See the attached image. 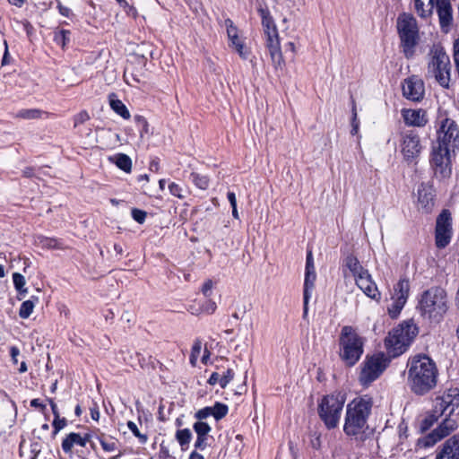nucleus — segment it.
Returning a JSON list of instances; mask_svg holds the SVG:
<instances>
[{
    "mask_svg": "<svg viewBox=\"0 0 459 459\" xmlns=\"http://www.w3.org/2000/svg\"><path fill=\"white\" fill-rule=\"evenodd\" d=\"M417 308L423 317L439 322L448 308L446 292L440 287H432L423 291Z\"/></svg>",
    "mask_w": 459,
    "mask_h": 459,
    "instance_id": "20e7f679",
    "label": "nucleus"
},
{
    "mask_svg": "<svg viewBox=\"0 0 459 459\" xmlns=\"http://www.w3.org/2000/svg\"><path fill=\"white\" fill-rule=\"evenodd\" d=\"M35 307V301L32 299L25 300L22 303L20 310H19V316L22 319H26L30 317V316L33 312V308Z\"/></svg>",
    "mask_w": 459,
    "mask_h": 459,
    "instance_id": "ea45409f",
    "label": "nucleus"
},
{
    "mask_svg": "<svg viewBox=\"0 0 459 459\" xmlns=\"http://www.w3.org/2000/svg\"><path fill=\"white\" fill-rule=\"evenodd\" d=\"M234 371L231 368H228L227 371L221 377L220 385L221 388H225L227 385L233 379Z\"/></svg>",
    "mask_w": 459,
    "mask_h": 459,
    "instance_id": "603ef678",
    "label": "nucleus"
},
{
    "mask_svg": "<svg viewBox=\"0 0 459 459\" xmlns=\"http://www.w3.org/2000/svg\"><path fill=\"white\" fill-rule=\"evenodd\" d=\"M89 119H90V116H89L88 112L85 110H82L75 116V118H74L75 126H77L79 124H83L84 122H86Z\"/></svg>",
    "mask_w": 459,
    "mask_h": 459,
    "instance_id": "052dcab7",
    "label": "nucleus"
},
{
    "mask_svg": "<svg viewBox=\"0 0 459 459\" xmlns=\"http://www.w3.org/2000/svg\"><path fill=\"white\" fill-rule=\"evenodd\" d=\"M440 27H448L453 21L452 6L449 0H436Z\"/></svg>",
    "mask_w": 459,
    "mask_h": 459,
    "instance_id": "a211bd4d",
    "label": "nucleus"
},
{
    "mask_svg": "<svg viewBox=\"0 0 459 459\" xmlns=\"http://www.w3.org/2000/svg\"><path fill=\"white\" fill-rule=\"evenodd\" d=\"M13 281L19 295L24 296L27 293V288L24 287L26 284L24 276L20 273H14L13 274Z\"/></svg>",
    "mask_w": 459,
    "mask_h": 459,
    "instance_id": "c9c22d12",
    "label": "nucleus"
},
{
    "mask_svg": "<svg viewBox=\"0 0 459 459\" xmlns=\"http://www.w3.org/2000/svg\"><path fill=\"white\" fill-rule=\"evenodd\" d=\"M418 28L416 19L410 13H403L400 14L397 18V30L404 31V30H412Z\"/></svg>",
    "mask_w": 459,
    "mask_h": 459,
    "instance_id": "412c9836",
    "label": "nucleus"
},
{
    "mask_svg": "<svg viewBox=\"0 0 459 459\" xmlns=\"http://www.w3.org/2000/svg\"><path fill=\"white\" fill-rule=\"evenodd\" d=\"M343 262L344 265L350 270L354 278L367 270L353 255H347Z\"/></svg>",
    "mask_w": 459,
    "mask_h": 459,
    "instance_id": "bb28decb",
    "label": "nucleus"
},
{
    "mask_svg": "<svg viewBox=\"0 0 459 459\" xmlns=\"http://www.w3.org/2000/svg\"><path fill=\"white\" fill-rule=\"evenodd\" d=\"M134 119V122L136 123L137 126L140 129V135H141V137H143V134L148 133L149 124H148L146 118L141 115H135Z\"/></svg>",
    "mask_w": 459,
    "mask_h": 459,
    "instance_id": "a18cd8bd",
    "label": "nucleus"
},
{
    "mask_svg": "<svg viewBox=\"0 0 459 459\" xmlns=\"http://www.w3.org/2000/svg\"><path fill=\"white\" fill-rule=\"evenodd\" d=\"M441 414L446 413L451 415L455 408L459 406V390L457 388H451L447 393L444 394L439 403Z\"/></svg>",
    "mask_w": 459,
    "mask_h": 459,
    "instance_id": "dca6fc26",
    "label": "nucleus"
},
{
    "mask_svg": "<svg viewBox=\"0 0 459 459\" xmlns=\"http://www.w3.org/2000/svg\"><path fill=\"white\" fill-rule=\"evenodd\" d=\"M316 279V272H305L304 289H303V316L307 315L308 302L311 298L312 291L315 288Z\"/></svg>",
    "mask_w": 459,
    "mask_h": 459,
    "instance_id": "6ab92c4d",
    "label": "nucleus"
},
{
    "mask_svg": "<svg viewBox=\"0 0 459 459\" xmlns=\"http://www.w3.org/2000/svg\"><path fill=\"white\" fill-rule=\"evenodd\" d=\"M437 421V417L435 415H428L426 416L420 422V430L421 433L428 431Z\"/></svg>",
    "mask_w": 459,
    "mask_h": 459,
    "instance_id": "de8ad7c7",
    "label": "nucleus"
},
{
    "mask_svg": "<svg viewBox=\"0 0 459 459\" xmlns=\"http://www.w3.org/2000/svg\"><path fill=\"white\" fill-rule=\"evenodd\" d=\"M429 55L428 74L433 76L441 87L449 89L451 63L448 55L440 44H434L430 48Z\"/></svg>",
    "mask_w": 459,
    "mask_h": 459,
    "instance_id": "0eeeda50",
    "label": "nucleus"
},
{
    "mask_svg": "<svg viewBox=\"0 0 459 459\" xmlns=\"http://www.w3.org/2000/svg\"><path fill=\"white\" fill-rule=\"evenodd\" d=\"M236 44L233 46L236 51L238 53L241 58L247 59L248 56V52L244 50V43L243 41L235 42Z\"/></svg>",
    "mask_w": 459,
    "mask_h": 459,
    "instance_id": "bf43d9fd",
    "label": "nucleus"
},
{
    "mask_svg": "<svg viewBox=\"0 0 459 459\" xmlns=\"http://www.w3.org/2000/svg\"><path fill=\"white\" fill-rule=\"evenodd\" d=\"M394 301L392 305L388 307V314L392 318H395L399 316L402 309L403 308L406 303L400 301L396 299H393Z\"/></svg>",
    "mask_w": 459,
    "mask_h": 459,
    "instance_id": "37998d69",
    "label": "nucleus"
},
{
    "mask_svg": "<svg viewBox=\"0 0 459 459\" xmlns=\"http://www.w3.org/2000/svg\"><path fill=\"white\" fill-rule=\"evenodd\" d=\"M316 272L315 270V264H314V258L312 250L308 249L307 251V257H306V269L305 272Z\"/></svg>",
    "mask_w": 459,
    "mask_h": 459,
    "instance_id": "5fc2aeb1",
    "label": "nucleus"
},
{
    "mask_svg": "<svg viewBox=\"0 0 459 459\" xmlns=\"http://www.w3.org/2000/svg\"><path fill=\"white\" fill-rule=\"evenodd\" d=\"M131 214H132L133 219L140 224H143L145 221V219L147 216L146 212L137 209V208L132 209Z\"/></svg>",
    "mask_w": 459,
    "mask_h": 459,
    "instance_id": "3c124183",
    "label": "nucleus"
},
{
    "mask_svg": "<svg viewBox=\"0 0 459 459\" xmlns=\"http://www.w3.org/2000/svg\"><path fill=\"white\" fill-rule=\"evenodd\" d=\"M410 282L408 279H400V281L394 285V295L392 299H396L400 301L406 303L409 297Z\"/></svg>",
    "mask_w": 459,
    "mask_h": 459,
    "instance_id": "4be33fe9",
    "label": "nucleus"
},
{
    "mask_svg": "<svg viewBox=\"0 0 459 459\" xmlns=\"http://www.w3.org/2000/svg\"><path fill=\"white\" fill-rule=\"evenodd\" d=\"M345 401V395L341 393L324 395L319 401L318 416L326 429H332L338 426Z\"/></svg>",
    "mask_w": 459,
    "mask_h": 459,
    "instance_id": "6e6552de",
    "label": "nucleus"
},
{
    "mask_svg": "<svg viewBox=\"0 0 459 459\" xmlns=\"http://www.w3.org/2000/svg\"><path fill=\"white\" fill-rule=\"evenodd\" d=\"M403 117L404 123L408 126L422 127L428 123L427 113L420 109H403Z\"/></svg>",
    "mask_w": 459,
    "mask_h": 459,
    "instance_id": "f3484780",
    "label": "nucleus"
},
{
    "mask_svg": "<svg viewBox=\"0 0 459 459\" xmlns=\"http://www.w3.org/2000/svg\"><path fill=\"white\" fill-rule=\"evenodd\" d=\"M41 444L39 441L31 442L30 446V458L29 459H37L38 455L41 452Z\"/></svg>",
    "mask_w": 459,
    "mask_h": 459,
    "instance_id": "864d4df0",
    "label": "nucleus"
},
{
    "mask_svg": "<svg viewBox=\"0 0 459 459\" xmlns=\"http://www.w3.org/2000/svg\"><path fill=\"white\" fill-rule=\"evenodd\" d=\"M57 9L61 15L69 18L73 13L72 10L65 5L62 4L60 1H57Z\"/></svg>",
    "mask_w": 459,
    "mask_h": 459,
    "instance_id": "680f3d73",
    "label": "nucleus"
},
{
    "mask_svg": "<svg viewBox=\"0 0 459 459\" xmlns=\"http://www.w3.org/2000/svg\"><path fill=\"white\" fill-rule=\"evenodd\" d=\"M339 346L340 358L347 367H353L364 352V340L351 325L342 328Z\"/></svg>",
    "mask_w": 459,
    "mask_h": 459,
    "instance_id": "39448f33",
    "label": "nucleus"
},
{
    "mask_svg": "<svg viewBox=\"0 0 459 459\" xmlns=\"http://www.w3.org/2000/svg\"><path fill=\"white\" fill-rule=\"evenodd\" d=\"M224 23L227 30L228 38L230 41V46L233 47L236 44L235 42L241 41L238 35V28L234 25V22L230 18L226 19Z\"/></svg>",
    "mask_w": 459,
    "mask_h": 459,
    "instance_id": "473e14b6",
    "label": "nucleus"
},
{
    "mask_svg": "<svg viewBox=\"0 0 459 459\" xmlns=\"http://www.w3.org/2000/svg\"><path fill=\"white\" fill-rule=\"evenodd\" d=\"M452 238V217L448 210H443L437 216L435 230V243L442 249L449 245Z\"/></svg>",
    "mask_w": 459,
    "mask_h": 459,
    "instance_id": "9b49d317",
    "label": "nucleus"
},
{
    "mask_svg": "<svg viewBox=\"0 0 459 459\" xmlns=\"http://www.w3.org/2000/svg\"><path fill=\"white\" fill-rule=\"evenodd\" d=\"M67 425V420L65 418H60V415L57 418H54L52 422L53 426V435H56L61 429H63Z\"/></svg>",
    "mask_w": 459,
    "mask_h": 459,
    "instance_id": "09e8293b",
    "label": "nucleus"
},
{
    "mask_svg": "<svg viewBox=\"0 0 459 459\" xmlns=\"http://www.w3.org/2000/svg\"><path fill=\"white\" fill-rule=\"evenodd\" d=\"M433 188L431 186L422 183L418 187V200L423 208L429 209L433 205Z\"/></svg>",
    "mask_w": 459,
    "mask_h": 459,
    "instance_id": "aec40b11",
    "label": "nucleus"
},
{
    "mask_svg": "<svg viewBox=\"0 0 459 459\" xmlns=\"http://www.w3.org/2000/svg\"><path fill=\"white\" fill-rule=\"evenodd\" d=\"M424 83L416 76H411L404 80L403 84V96L412 101H420L424 97Z\"/></svg>",
    "mask_w": 459,
    "mask_h": 459,
    "instance_id": "f8f14e48",
    "label": "nucleus"
},
{
    "mask_svg": "<svg viewBox=\"0 0 459 459\" xmlns=\"http://www.w3.org/2000/svg\"><path fill=\"white\" fill-rule=\"evenodd\" d=\"M212 280H207L202 287V292L205 297H210L212 293Z\"/></svg>",
    "mask_w": 459,
    "mask_h": 459,
    "instance_id": "e2e57ef3",
    "label": "nucleus"
},
{
    "mask_svg": "<svg viewBox=\"0 0 459 459\" xmlns=\"http://www.w3.org/2000/svg\"><path fill=\"white\" fill-rule=\"evenodd\" d=\"M267 48L270 52L271 59L274 67H281L284 65V60L280 43H275L274 45L271 44V46H267Z\"/></svg>",
    "mask_w": 459,
    "mask_h": 459,
    "instance_id": "c756f323",
    "label": "nucleus"
},
{
    "mask_svg": "<svg viewBox=\"0 0 459 459\" xmlns=\"http://www.w3.org/2000/svg\"><path fill=\"white\" fill-rule=\"evenodd\" d=\"M74 445L84 447L85 440L82 439V437L79 433L72 432L63 440L62 449L65 454H71Z\"/></svg>",
    "mask_w": 459,
    "mask_h": 459,
    "instance_id": "5701e85b",
    "label": "nucleus"
},
{
    "mask_svg": "<svg viewBox=\"0 0 459 459\" xmlns=\"http://www.w3.org/2000/svg\"><path fill=\"white\" fill-rule=\"evenodd\" d=\"M220 379H221V377H220L219 373H217V372H213V373L210 376V377H209V379H208V381H207V382H208V384H209V385H216L217 383H219V384H220Z\"/></svg>",
    "mask_w": 459,
    "mask_h": 459,
    "instance_id": "69168bd1",
    "label": "nucleus"
},
{
    "mask_svg": "<svg viewBox=\"0 0 459 459\" xmlns=\"http://www.w3.org/2000/svg\"><path fill=\"white\" fill-rule=\"evenodd\" d=\"M398 34L401 40L402 51L404 56L407 59L412 58L415 54V47L418 45L420 40L419 29L410 31H400Z\"/></svg>",
    "mask_w": 459,
    "mask_h": 459,
    "instance_id": "ddd939ff",
    "label": "nucleus"
},
{
    "mask_svg": "<svg viewBox=\"0 0 459 459\" xmlns=\"http://www.w3.org/2000/svg\"><path fill=\"white\" fill-rule=\"evenodd\" d=\"M207 439H208V437H201V436H196V440L195 442V451L197 449L199 450H204L206 447H207Z\"/></svg>",
    "mask_w": 459,
    "mask_h": 459,
    "instance_id": "4d7b16f0",
    "label": "nucleus"
},
{
    "mask_svg": "<svg viewBox=\"0 0 459 459\" xmlns=\"http://www.w3.org/2000/svg\"><path fill=\"white\" fill-rule=\"evenodd\" d=\"M97 439L100 441L103 450H105L107 452H112L117 449V443L115 441H108L103 433L99 435L97 437Z\"/></svg>",
    "mask_w": 459,
    "mask_h": 459,
    "instance_id": "c03bdc74",
    "label": "nucleus"
},
{
    "mask_svg": "<svg viewBox=\"0 0 459 459\" xmlns=\"http://www.w3.org/2000/svg\"><path fill=\"white\" fill-rule=\"evenodd\" d=\"M91 416L93 420H99L100 419V411L98 405L95 403L93 407L90 408Z\"/></svg>",
    "mask_w": 459,
    "mask_h": 459,
    "instance_id": "774afa93",
    "label": "nucleus"
},
{
    "mask_svg": "<svg viewBox=\"0 0 459 459\" xmlns=\"http://www.w3.org/2000/svg\"><path fill=\"white\" fill-rule=\"evenodd\" d=\"M110 108L124 119L130 118V112L126 105L118 99L115 93H111L108 96Z\"/></svg>",
    "mask_w": 459,
    "mask_h": 459,
    "instance_id": "393cba45",
    "label": "nucleus"
},
{
    "mask_svg": "<svg viewBox=\"0 0 459 459\" xmlns=\"http://www.w3.org/2000/svg\"><path fill=\"white\" fill-rule=\"evenodd\" d=\"M459 151V126L451 117H439L437 139L432 142L430 164L436 177L449 178L452 173V160Z\"/></svg>",
    "mask_w": 459,
    "mask_h": 459,
    "instance_id": "f257e3e1",
    "label": "nucleus"
},
{
    "mask_svg": "<svg viewBox=\"0 0 459 459\" xmlns=\"http://www.w3.org/2000/svg\"><path fill=\"white\" fill-rule=\"evenodd\" d=\"M212 411L211 409V406L204 407L203 409L198 410L194 417L196 419V421H204L206 418L212 416Z\"/></svg>",
    "mask_w": 459,
    "mask_h": 459,
    "instance_id": "8fccbe9b",
    "label": "nucleus"
},
{
    "mask_svg": "<svg viewBox=\"0 0 459 459\" xmlns=\"http://www.w3.org/2000/svg\"><path fill=\"white\" fill-rule=\"evenodd\" d=\"M43 114H47V112L39 108H22L15 114L14 117L24 120H33L39 119Z\"/></svg>",
    "mask_w": 459,
    "mask_h": 459,
    "instance_id": "c85d7f7f",
    "label": "nucleus"
},
{
    "mask_svg": "<svg viewBox=\"0 0 459 459\" xmlns=\"http://www.w3.org/2000/svg\"><path fill=\"white\" fill-rule=\"evenodd\" d=\"M419 331L412 321H404L394 328L385 340L388 354L398 357L407 351Z\"/></svg>",
    "mask_w": 459,
    "mask_h": 459,
    "instance_id": "423d86ee",
    "label": "nucleus"
},
{
    "mask_svg": "<svg viewBox=\"0 0 459 459\" xmlns=\"http://www.w3.org/2000/svg\"><path fill=\"white\" fill-rule=\"evenodd\" d=\"M193 429L195 432L196 436L208 437L209 433L212 430V428L207 422L195 421L193 425Z\"/></svg>",
    "mask_w": 459,
    "mask_h": 459,
    "instance_id": "79ce46f5",
    "label": "nucleus"
},
{
    "mask_svg": "<svg viewBox=\"0 0 459 459\" xmlns=\"http://www.w3.org/2000/svg\"><path fill=\"white\" fill-rule=\"evenodd\" d=\"M190 180L199 189L206 190L209 187L210 179L206 175L192 172L190 174Z\"/></svg>",
    "mask_w": 459,
    "mask_h": 459,
    "instance_id": "2f4dec72",
    "label": "nucleus"
},
{
    "mask_svg": "<svg viewBox=\"0 0 459 459\" xmlns=\"http://www.w3.org/2000/svg\"><path fill=\"white\" fill-rule=\"evenodd\" d=\"M71 31L68 30H60L55 31L54 41L56 44L61 46L63 48L70 42Z\"/></svg>",
    "mask_w": 459,
    "mask_h": 459,
    "instance_id": "f704fd0d",
    "label": "nucleus"
},
{
    "mask_svg": "<svg viewBox=\"0 0 459 459\" xmlns=\"http://www.w3.org/2000/svg\"><path fill=\"white\" fill-rule=\"evenodd\" d=\"M422 145L419 134L415 130H408L401 135V152L408 163L417 162Z\"/></svg>",
    "mask_w": 459,
    "mask_h": 459,
    "instance_id": "9d476101",
    "label": "nucleus"
},
{
    "mask_svg": "<svg viewBox=\"0 0 459 459\" xmlns=\"http://www.w3.org/2000/svg\"><path fill=\"white\" fill-rule=\"evenodd\" d=\"M388 364L389 359L385 358L384 353L366 356L365 360L361 363L359 377V383L363 386H368L382 375Z\"/></svg>",
    "mask_w": 459,
    "mask_h": 459,
    "instance_id": "1a4fd4ad",
    "label": "nucleus"
},
{
    "mask_svg": "<svg viewBox=\"0 0 459 459\" xmlns=\"http://www.w3.org/2000/svg\"><path fill=\"white\" fill-rule=\"evenodd\" d=\"M352 104H353V107H352V120H351V126H352L351 134H356L358 133V129H359V121L357 119V112H356V107H355L354 100H352Z\"/></svg>",
    "mask_w": 459,
    "mask_h": 459,
    "instance_id": "13d9d810",
    "label": "nucleus"
},
{
    "mask_svg": "<svg viewBox=\"0 0 459 459\" xmlns=\"http://www.w3.org/2000/svg\"><path fill=\"white\" fill-rule=\"evenodd\" d=\"M212 411V416L216 420H221L229 412V407L227 404L216 402L213 406L211 407Z\"/></svg>",
    "mask_w": 459,
    "mask_h": 459,
    "instance_id": "4c0bfd02",
    "label": "nucleus"
},
{
    "mask_svg": "<svg viewBox=\"0 0 459 459\" xmlns=\"http://www.w3.org/2000/svg\"><path fill=\"white\" fill-rule=\"evenodd\" d=\"M436 459H459V434L449 437L437 454Z\"/></svg>",
    "mask_w": 459,
    "mask_h": 459,
    "instance_id": "2eb2a0df",
    "label": "nucleus"
},
{
    "mask_svg": "<svg viewBox=\"0 0 459 459\" xmlns=\"http://www.w3.org/2000/svg\"><path fill=\"white\" fill-rule=\"evenodd\" d=\"M258 13L262 19L263 29H270L271 26H275L274 21L267 8L259 7L257 9Z\"/></svg>",
    "mask_w": 459,
    "mask_h": 459,
    "instance_id": "e433bc0d",
    "label": "nucleus"
},
{
    "mask_svg": "<svg viewBox=\"0 0 459 459\" xmlns=\"http://www.w3.org/2000/svg\"><path fill=\"white\" fill-rule=\"evenodd\" d=\"M20 354V350L16 346H12L10 348V355L12 357V361L13 364H17L18 359L17 357Z\"/></svg>",
    "mask_w": 459,
    "mask_h": 459,
    "instance_id": "0e129e2a",
    "label": "nucleus"
},
{
    "mask_svg": "<svg viewBox=\"0 0 459 459\" xmlns=\"http://www.w3.org/2000/svg\"><path fill=\"white\" fill-rule=\"evenodd\" d=\"M30 406L39 409L42 412L46 410V405L40 403L39 399H32L30 401Z\"/></svg>",
    "mask_w": 459,
    "mask_h": 459,
    "instance_id": "338daca9",
    "label": "nucleus"
},
{
    "mask_svg": "<svg viewBox=\"0 0 459 459\" xmlns=\"http://www.w3.org/2000/svg\"><path fill=\"white\" fill-rule=\"evenodd\" d=\"M429 4L430 7L429 9H424V3L422 0H414V7L418 14L422 18H427L432 13V9L434 5V0H429Z\"/></svg>",
    "mask_w": 459,
    "mask_h": 459,
    "instance_id": "58836bf2",
    "label": "nucleus"
},
{
    "mask_svg": "<svg viewBox=\"0 0 459 459\" xmlns=\"http://www.w3.org/2000/svg\"><path fill=\"white\" fill-rule=\"evenodd\" d=\"M192 432L189 429H178L175 437L181 446L182 451H186L192 439Z\"/></svg>",
    "mask_w": 459,
    "mask_h": 459,
    "instance_id": "7c9ffc66",
    "label": "nucleus"
},
{
    "mask_svg": "<svg viewBox=\"0 0 459 459\" xmlns=\"http://www.w3.org/2000/svg\"><path fill=\"white\" fill-rule=\"evenodd\" d=\"M356 285L369 298L377 299L380 297V293L377 290V284L372 279L371 274L367 269L362 273L359 274L355 278Z\"/></svg>",
    "mask_w": 459,
    "mask_h": 459,
    "instance_id": "4468645a",
    "label": "nucleus"
},
{
    "mask_svg": "<svg viewBox=\"0 0 459 459\" xmlns=\"http://www.w3.org/2000/svg\"><path fill=\"white\" fill-rule=\"evenodd\" d=\"M444 434H442L440 431H438V429L436 428L434 430H432L430 433H429L427 436L419 438L417 441V446L420 448H428L430 446H433L436 443H437L439 440L444 438Z\"/></svg>",
    "mask_w": 459,
    "mask_h": 459,
    "instance_id": "b1692460",
    "label": "nucleus"
},
{
    "mask_svg": "<svg viewBox=\"0 0 459 459\" xmlns=\"http://www.w3.org/2000/svg\"><path fill=\"white\" fill-rule=\"evenodd\" d=\"M265 38H266V47L274 45L275 43H280L279 40V35H278V30L276 25L271 26L270 29H264V30Z\"/></svg>",
    "mask_w": 459,
    "mask_h": 459,
    "instance_id": "a19ab883",
    "label": "nucleus"
},
{
    "mask_svg": "<svg viewBox=\"0 0 459 459\" xmlns=\"http://www.w3.org/2000/svg\"><path fill=\"white\" fill-rule=\"evenodd\" d=\"M127 428L131 430V432L134 434V437L139 438V441L142 444H145L147 442V440H148L147 435L142 434L139 431L137 425L134 422L129 420L127 422Z\"/></svg>",
    "mask_w": 459,
    "mask_h": 459,
    "instance_id": "49530a36",
    "label": "nucleus"
},
{
    "mask_svg": "<svg viewBox=\"0 0 459 459\" xmlns=\"http://www.w3.org/2000/svg\"><path fill=\"white\" fill-rule=\"evenodd\" d=\"M372 405V398L368 395L357 397L348 403L343 426L347 436H357L363 432Z\"/></svg>",
    "mask_w": 459,
    "mask_h": 459,
    "instance_id": "7ed1b4c3",
    "label": "nucleus"
},
{
    "mask_svg": "<svg viewBox=\"0 0 459 459\" xmlns=\"http://www.w3.org/2000/svg\"><path fill=\"white\" fill-rule=\"evenodd\" d=\"M169 192H170V194L172 195L177 196V197H178L180 199L185 197L182 195L183 189H182V187L179 185L172 182L171 184H169Z\"/></svg>",
    "mask_w": 459,
    "mask_h": 459,
    "instance_id": "6e6d98bb",
    "label": "nucleus"
},
{
    "mask_svg": "<svg viewBox=\"0 0 459 459\" xmlns=\"http://www.w3.org/2000/svg\"><path fill=\"white\" fill-rule=\"evenodd\" d=\"M109 160L115 163L117 168L126 173H129L132 169V160L125 153H117L113 157H110Z\"/></svg>",
    "mask_w": 459,
    "mask_h": 459,
    "instance_id": "a878e982",
    "label": "nucleus"
},
{
    "mask_svg": "<svg viewBox=\"0 0 459 459\" xmlns=\"http://www.w3.org/2000/svg\"><path fill=\"white\" fill-rule=\"evenodd\" d=\"M36 244L39 247L47 249L63 248V243L59 239L45 236H38L36 238Z\"/></svg>",
    "mask_w": 459,
    "mask_h": 459,
    "instance_id": "cd10ccee",
    "label": "nucleus"
},
{
    "mask_svg": "<svg viewBox=\"0 0 459 459\" xmlns=\"http://www.w3.org/2000/svg\"><path fill=\"white\" fill-rule=\"evenodd\" d=\"M407 368L408 384L415 394L423 395L437 385L438 370L428 355L417 354L410 358Z\"/></svg>",
    "mask_w": 459,
    "mask_h": 459,
    "instance_id": "f03ea898",
    "label": "nucleus"
},
{
    "mask_svg": "<svg viewBox=\"0 0 459 459\" xmlns=\"http://www.w3.org/2000/svg\"><path fill=\"white\" fill-rule=\"evenodd\" d=\"M445 414H447V412ZM437 428L438 429V431L444 434V437H446L451 433V431L457 428V423L455 420L446 417Z\"/></svg>",
    "mask_w": 459,
    "mask_h": 459,
    "instance_id": "72a5a7b5",
    "label": "nucleus"
}]
</instances>
